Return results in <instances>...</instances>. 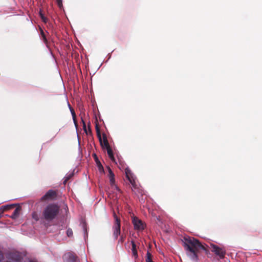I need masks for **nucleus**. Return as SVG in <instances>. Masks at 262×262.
Masks as SVG:
<instances>
[{"label":"nucleus","mask_w":262,"mask_h":262,"mask_svg":"<svg viewBox=\"0 0 262 262\" xmlns=\"http://www.w3.org/2000/svg\"><path fill=\"white\" fill-rule=\"evenodd\" d=\"M33 217H34V218H35L36 220H37V219H36V218H35V217H36V216H35V215H34V214L33 215Z\"/></svg>","instance_id":"obj_32"},{"label":"nucleus","mask_w":262,"mask_h":262,"mask_svg":"<svg viewBox=\"0 0 262 262\" xmlns=\"http://www.w3.org/2000/svg\"><path fill=\"white\" fill-rule=\"evenodd\" d=\"M40 34H41V38H42V39L44 40V42L47 43V47H48V43H47V39L46 37V36H45V33L43 32V30H42V29H40Z\"/></svg>","instance_id":"obj_24"},{"label":"nucleus","mask_w":262,"mask_h":262,"mask_svg":"<svg viewBox=\"0 0 262 262\" xmlns=\"http://www.w3.org/2000/svg\"><path fill=\"white\" fill-rule=\"evenodd\" d=\"M116 187L117 190H118L119 191H120V189L118 187L116 186Z\"/></svg>","instance_id":"obj_31"},{"label":"nucleus","mask_w":262,"mask_h":262,"mask_svg":"<svg viewBox=\"0 0 262 262\" xmlns=\"http://www.w3.org/2000/svg\"><path fill=\"white\" fill-rule=\"evenodd\" d=\"M95 128H96L97 136V137H98V138L99 139V140L100 141L101 145H102V138H101V136L100 130L99 127V126H98V125L97 124H96Z\"/></svg>","instance_id":"obj_15"},{"label":"nucleus","mask_w":262,"mask_h":262,"mask_svg":"<svg viewBox=\"0 0 262 262\" xmlns=\"http://www.w3.org/2000/svg\"><path fill=\"white\" fill-rule=\"evenodd\" d=\"M106 149H107V152L109 158L112 161L115 162V157L113 155V152L112 149H111V147L107 148Z\"/></svg>","instance_id":"obj_16"},{"label":"nucleus","mask_w":262,"mask_h":262,"mask_svg":"<svg viewBox=\"0 0 262 262\" xmlns=\"http://www.w3.org/2000/svg\"><path fill=\"white\" fill-rule=\"evenodd\" d=\"M131 244H132L131 250H132V256L134 258L135 260H136L138 257L137 246H136V244L135 243V242L133 241H131Z\"/></svg>","instance_id":"obj_8"},{"label":"nucleus","mask_w":262,"mask_h":262,"mask_svg":"<svg viewBox=\"0 0 262 262\" xmlns=\"http://www.w3.org/2000/svg\"><path fill=\"white\" fill-rule=\"evenodd\" d=\"M62 193L58 189H50V201H57L58 203H62Z\"/></svg>","instance_id":"obj_5"},{"label":"nucleus","mask_w":262,"mask_h":262,"mask_svg":"<svg viewBox=\"0 0 262 262\" xmlns=\"http://www.w3.org/2000/svg\"><path fill=\"white\" fill-rule=\"evenodd\" d=\"M68 105L69 106V108L71 112V114L72 116L73 120L74 123L75 124V125L77 127L78 124H77V122L76 120V115L74 109L71 106V105L69 102H68Z\"/></svg>","instance_id":"obj_12"},{"label":"nucleus","mask_w":262,"mask_h":262,"mask_svg":"<svg viewBox=\"0 0 262 262\" xmlns=\"http://www.w3.org/2000/svg\"><path fill=\"white\" fill-rule=\"evenodd\" d=\"M102 136H103V142L102 141V145H101L102 147H105L106 149L107 148L111 147L110 146V144L108 143L106 134H103Z\"/></svg>","instance_id":"obj_13"},{"label":"nucleus","mask_w":262,"mask_h":262,"mask_svg":"<svg viewBox=\"0 0 262 262\" xmlns=\"http://www.w3.org/2000/svg\"><path fill=\"white\" fill-rule=\"evenodd\" d=\"M12 206H6V208H8V209H9L10 208H11Z\"/></svg>","instance_id":"obj_30"},{"label":"nucleus","mask_w":262,"mask_h":262,"mask_svg":"<svg viewBox=\"0 0 262 262\" xmlns=\"http://www.w3.org/2000/svg\"><path fill=\"white\" fill-rule=\"evenodd\" d=\"M61 203H50V225L51 221L56 219L57 220L59 218L60 212L61 211L60 206Z\"/></svg>","instance_id":"obj_2"},{"label":"nucleus","mask_w":262,"mask_h":262,"mask_svg":"<svg viewBox=\"0 0 262 262\" xmlns=\"http://www.w3.org/2000/svg\"><path fill=\"white\" fill-rule=\"evenodd\" d=\"M93 156L94 158L95 162L96 163L97 166L98 167V168L99 171L101 172H104L103 167L102 165L101 164V162H100V161L99 160L98 158L97 157V155L95 154H93Z\"/></svg>","instance_id":"obj_9"},{"label":"nucleus","mask_w":262,"mask_h":262,"mask_svg":"<svg viewBox=\"0 0 262 262\" xmlns=\"http://www.w3.org/2000/svg\"><path fill=\"white\" fill-rule=\"evenodd\" d=\"M107 169L108 171V177H109L110 179V184L111 186H113L115 184V175L110 167H107Z\"/></svg>","instance_id":"obj_10"},{"label":"nucleus","mask_w":262,"mask_h":262,"mask_svg":"<svg viewBox=\"0 0 262 262\" xmlns=\"http://www.w3.org/2000/svg\"><path fill=\"white\" fill-rule=\"evenodd\" d=\"M43 215L45 219L48 220L49 219V208L47 206L45 210L43 211Z\"/></svg>","instance_id":"obj_21"},{"label":"nucleus","mask_w":262,"mask_h":262,"mask_svg":"<svg viewBox=\"0 0 262 262\" xmlns=\"http://www.w3.org/2000/svg\"><path fill=\"white\" fill-rule=\"evenodd\" d=\"M64 262H80L79 258L75 253L69 252L63 256Z\"/></svg>","instance_id":"obj_6"},{"label":"nucleus","mask_w":262,"mask_h":262,"mask_svg":"<svg viewBox=\"0 0 262 262\" xmlns=\"http://www.w3.org/2000/svg\"><path fill=\"white\" fill-rule=\"evenodd\" d=\"M132 190L134 193L139 196V195H143L144 194V191L142 188L139 186L138 185L136 186V188H132Z\"/></svg>","instance_id":"obj_11"},{"label":"nucleus","mask_w":262,"mask_h":262,"mask_svg":"<svg viewBox=\"0 0 262 262\" xmlns=\"http://www.w3.org/2000/svg\"><path fill=\"white\" fill-rule=\"evenodd\" d=\"M113 216L115 220L114 224L113 226V237L114 239H117L120 234L121 221L119 217L115 212L113 213Z\"/></svg>","instance_id":"obj_3"},{"label":"nucleus","mask_w":262,"mask_h":262,"mask_svg":"<svg viewBox=\"0 0 262 262\" xmlns=\"http://www.w3.org/2000/svg\"><path fill=\"white\" fill-rule=\"evenodd\" d=\"M3 258V255L2 254L0 253V261H1L2 259Z\"/></svg>","instance_id":"obj_29"},{"label":"nucleus","mask_w":262,"mask_h":262,"mask_svg":"<svg viewBox=\"0 0 262 262\" xmlns=\"http://www.w3.org/2000/svg\"><path fill=\"white\" fill-rule=\"evenodd\" d=\"M74 175V171L73 170L72 172L67 173L64 178L63 184L65 185L68 181L70 180Z\"/></svg>","instance_id":"obj_14"},{"label":"nucleus","mask_w":262,"mask_h":262,"mask_svg":"<svg viewBox=\"0 0 262 262\" xmlns=\"http://www.w3.org/2000/svg\"><path fill=\"white\" fill-rule=\"evenodd\" d=\"M20 207H17V208L15 209V210H14V212H13V214L12 215V217L13 219H15V218H16L17 217H18V215H19V213H20Z\"/></svg>","instance_id":"obj_20"},{"label":"nucleus","mask_w":262,"mask_h":262,"mask_svg":"<svg viewBox=\"0 0 262 262\" xmlns=\"http://www.w3.org/2000/svg\"><path fill=\"white\" fill-rule=\"evenodd\" d=\"M182 242L187 255L193 261L198 262V252L200 249H202L206 252L208 251L199 240L193 237H184Z\"/></svg>","instance_id":"obj_1"},{"label":"nucleus","mask_w":262,"mask_h":262,"mask_svg":"<svg viewBox=\"0 0 262 262\" xmlns=\"http://www.w3.org/2000/svg\"><path fill=\"white\" fill-rule=\"evenodd\" d=\"M132 223L135 230H143L145 228V225L144 223L136 216L133 217Z\"/></svg>","instance_id":"obj_7"},{"label":"nucleus","mask_w":262,"mask_h":262,"mask_svg":"<svg viewBox=\"0 0 262 262\" xmlns=\"http://www.w3.org/2000/svg\"><path fill=\"white\" fill-rule=\"evenodd\" d=\"M33 217H34V218H35L36 220H37V219H36V218H35V217H36V216H35V215H34V214L33 215Z\"/></svg>","instance_id":"obj_33"},{"label":"nucleus","mask_w":262,"mask_h":262,"mask_svg":"<svg viewBox=\"0 0 262 262\" xmlns=\"http://www.w3.org/2000/svg\"><path fill=\"white\" fill-rule=\"evenodd\" d=\"M211 250L216 256H218L220 259H223L226 254V251L225 248L220 247L214 244H211Z\"/></svg>","instance_id":"obj_4"},{"label":"nucleus","mask_w":262,"mask_h":262,"mask_svg":"<svg viewBox=\"0 0 262 262\" xmlns=\"http://www.w3.org/2000/svg\"><path fill=\"white\" fill-rule=\"evenodd\" d=\"M56 3L57 4L58 6L60 8H61L63 6L62 0H56Z\"/></svg>","instance_id":"obj_26"},{"label":"nucleus","mask_w":262,"mask_h":262,"mask_svg":"<svg viewBox=\"0 0 262 262\" xmlns=\"http://www.w3.org/2000/svg\"><path fill=\"white\" fill-rule=\"evenodd\" d=\"M125 236L123 235H121V236H120V238L119 240V242H121V243H123L125 241Z\"/></svg>","instance_id":"obj_27"},{"label":"nucleus","mask_w":262,"mask_h":262,"mask_svg":"<svg viewBox=\"0 0 262 262\" xmlns=\"http://www.w3.org/2000/svg\"><path fill=\"white\" fill-rule=\"evenodd\" d=\"M49 201V192H47L46 194L41 199V202H45L48 204Z\"/></svg>","instance_id":"obj_19"},{"label":"nucleus","mask_w":262,"mask_h":262,"mask_svg":"<svg viewBox=\"0 0 262 262\" xmlns=\"http://www.w3.org/2000/svg\"><path fill=\"white\" fill-rule=\"evenodd\" d=\"M127 180L129 181L130 184L132 185V188H136V186L138 185L136 183V181L134 178V177H131Z\"/></svg>","instance_id":"obj_18"},{"label":"nucleus","mask_w":262,"mask_h":262,"mask_svg":"<svg viewBox=\"0 0 262 262\" xmlns=\"http://www.w3.org/2000/svg\"><path fill=\"white\" fill-rule=\"evenodd\" d=\"M145 260L146 262H152V255L148 251L147 252Z\"/></svg>","instance_id":"obj_23"},{"label":"nucleus","mask_w":262,"mask_h":262,"mask_svg":"<svg viewBox=\"0 0 262 262\" xmlns=\"http://www.w3.org/2000/svg\"><path fill=\"white\" fill-rule=\"evenodd\" d=\"M81 121L82 122V127H83V129L84 132L87 135L89 134V133H91V128H90V123L89 122V123L88 124V126H89V132H88L87 130V129H86V124H85V122L84 121L83 119L82 118H81Z\"/></svg>","instance_id":"obj_17"},{"label":"nucleus","mask_w":262,"mask_h":262,"mask_svg":"<svg viewBox=\"0 0 262 262\" xmlns=\"http://www.w3.org/2000/svg\"><path fill=\"white\" fill-rule=\"evenodd\" d=\"M66 233L68 237H72L73 236V231L72 229L68 228L67 230Z\"/></svg>","instance_id":"obj_25"},{"label":"nucleus","mask_w":262,"mask_h":262,"mask_svg":"<svg viewBox=\"0 0 262 262\" xmlns=\"http://www.w3.org/2000/svg\"><path fill=\"white\" fill-rule=\"evenodd\" d=\"M125 172L126 174V177L127 179H129L131 177H134L133 173H132L131 170L129 168H126L125 169Z\"/></svg>","instance_id":"obj_22"},{"label":"nucleus","mask_w":262,"mask_h":262,"mask_svg":"<svg viewBox=\"0 0 262 262\" xmlns=\"http://www.w3.org/2000/svg\"><path fill=\"white\" fill-rule=\"evenodd\" d=\"M40 16L42 19V20L44 21V22H46L47 19L44 16L43 14L41 12H40Z\"/></svg>","instance_id":"obj_28"}]
</instances>
